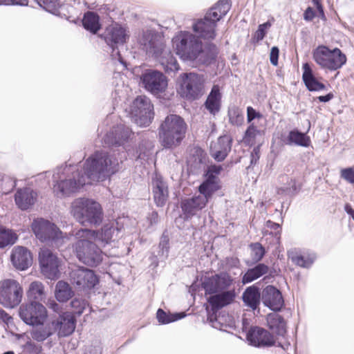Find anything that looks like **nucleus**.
<instances>
[{
	"label": "nucleus",
	"instance_id": "de8ad7c7",
	"mask_svg": "<svg viewBox=\"0 0 354 354\" xmlns=\"http://www.w3.org/2000/svg\"><path fill=\"white\" fill-rule=\"evenodd\" d=\"M70 305L73 310L71 313L78 316L81 315L88 308V301L81 298H74L71 301Z\"/></svg>",
	"mask_w": 354,
	"mask_h": 354
},
{
	"label": "nucleus",
	"instance_id": "c03bdc74",
	"mask_svg": "<svg viewBox=\"0 0 354 354\" xmlns=\"http://www.w3.org/2000/svg\"><path fill=\"white\" fill-rule=\"evenodd\" d=\"M262 136V131L251 124L245 132L243 136V142L245 144L252 146L256 144L257 140L259 137Z\"/></svg>",
	"mask_w": 354,
	"mask_h": 354
},
{
	"label": "nucleus",
	"instance_id": "052dcab7",
	"mask_svg": "<svg viewBox=\"0 0 354 354\" xmlns=\"http://www.w3.org/2000/svg\"><path fill=\"white\" fill-rule=\"evenodd\" d=\"M41 7L44 8L46 10L54 8L56 6V3L53 0H35Z\"/></svg>",
	"mask_w": 354,
	"mask_h": 354
},
{
	"label": "nucleus",
	"instance_id": "ddd939ff",
	"mask_svg": "<svg viewBox=\"0 0 354 354\" xmlns=\"http://www.w3.org/2000/svg\"><path fill=\"white\" fill-rule=\"evenodd\" d=\"M23 288L20 283L12 279L0 281V303L6 308H15L22 299Z\"/></svg>",
	"mask_w": 354,
	"mask_h": 354
},
{
	"label": "nucleus",
	"instance_id": "6e6552de",
	"mask_svg": "<svg viewBox=\"0 0 354 354\" xmlns=\"http://www.w3.org/2000/svg\"><path fill=\"white\" fill-rule=\"evenodd\" d=\"M71 213L76 220L82 225H100L103 213L99 203L88 198H79L71 204Z\"/></svg>",
	"mask_w": 354,
	"mask_h": 354
},
{
	"label": "nucleus",
	"instance_id": "423d86ee",
	"mask_svg": "<svg viewBox=\"0 0 354 354\" xmlns=\"http://www.w3.org/2000/svg\"><path fill=\"white\" fill-rule=\"evenodd\" d=\"M187 124L179 115H167L159 127V140L162 146L173 149L178 146L185 136Z\"/></svg>",
	"mask_w": 354,
	"mask_h": 354
},
{
	"label": "nucleus",
	"instance_id": "603ef678",
	"mask_svg": "<svg viewBox=\"0 0 354 354\" xmlns=\"http://www.w3.org/2000/svg\"><path fill=\"white\" fill-rule=\"evenodd\" d=\"M161 64L167 71H176L179 69L176 59L169 53L167 57H161Z\"/></svg>",
	"mask_w": 354,
	"mask_h": 354
},
{
	"label": "nucleus",
	"instance_id": "f257e3e1",
	"mask_svg": "<svg viewBox=\"0 0 354 354\" xmlns=\"http://www.w3.org/2000/svg\"><path fill=\"white\" fill-rule=\"evenodd\" d=\"M173 46L179 57L185 61H196L203 65L215 62L218 48L215 44H207L204 48L198 37L189 32H180L173 39Z\"/></svg>",
	"mask_w": 354,
	"mask_h": 354
},
{
	"label": "nucleus",
	"instance_id": "6ab92c4d",
	"mask_svg": "<svg viewBox=\"0 0 354 354\" xmlns=\"http://www.w3.org/2000/svg\"><path fill=\"white\" fill-rule=\"evenodd\" d=\"M42 273L48 279H54L59 276V260L56 254L47 248L41 250L39 254Z\"/></svg>",
	"mask_w": 354,
	"mask_h": 354
},
{
	"label": "nucleus",
	"instance_id": "9b49d317",
	"mask_svg": "<svg viewBox=\"0 0 354 354\" xmlns=\"http://www.w3.org/2000/svg\"><path fill=\"white\" fill-rule=\"evenodd\" d=\"M31 227L35 236L41 242H54L57 246L63 242L62 231L49 221L37 218L32 223Z\"/></svg>",
	"mask_w": 354,
	"mask_h": 354
},
{
	"label": "nucleus",
	"instance_id": "c756f323",
	"mask_svg": "<svg viewBox=\"0 0 354 354\" xmlns=\"http://www.w3.org/2000/svg\"><path fill=\"white\" fill-rule=\"evenodd\" d=\"M153 198L157 206L165 205L169 196L167 185L162 178L156 176L152 180Z\"/></svg>",
	"mask_w": 354,
	"mask_h": 354
},
{
	"label": "nucleus",
	"instance_id": "39448f33",
	"mask_svg": "<svg viewBox=\"0 0 354 354\" xmlns=\"http://www.w3.org/2000/svg\"><path fill=\"white\" fill-rule=\"evenodd\" d=\"M95 235L88 229H80L75 234L77 239L75 244L77 257L81 262L91 267L98 266L103 259L102 251L92 239Z\"/></svg>",
	"mask_w": 354,
	"mask_h": 354
},
{
	"label": "nucleus",
	"instance_id": "338daca9",
	"mask_svg": "<svg viewBox=\"0 0 354 354\" xmlns=\"http://www.w3.org/2000/svg\"><path fill=\"white\" fill-rule=\"evenodd\" d=\"M333 97V94L330 93L326 95H322L318 97V100L322 102H326L330 101Z\"/></svg>",
	"mask_w": 354,
	"mask_h": 354
},
{
	"label": "nucleus",
	"instance_id": "4be33fe9",
	"mask_svg": "<svg viewBox=\"0 0 354 354\" xmlns=\"http://www.w3.org/2000/svg\"><path fill=\"white\" fill-rule=\"evenodd\" d=\"M52 326L57 331L59 336L66 337L71 335L75 328L74 315L69 312L64 313L52 322Z\"/></svg>",
	"mask_w": 354,
	"mask_h": 354
},
{
	"label": "nucleus",
	"instance_id": "774afa93",
	"mask_svg": "<svg viewBox=\"0 0 354 354\" xmlns=\"http://www.w3.org/2000/svg\"><path fill=\"white\" fill-rule=\"evenodd\" d=\"M344 209L348 214H349L354 220V209L351 207L349 204H346L344 207Z\"/></svg>",
	"mask_w": 354,
	"mask_h": 354
},
{
	"label": "nucleus",
	"instance_id": "412c9836",
	"mask_svg": "<svg viewBox=\"0 0 354 354\" xmlns=\"http://www.w3.org/2000/svg\"><path fill=\"white\" fill-rule=\"evenodd\" d=\"M131 130L124 124L114 127L104 138V142L109 146H122L129 139Z\"/></svg>",
	"mask_w": 354,
	"mask_h": 354
},
{
	"label": "nucleus",
	"instance_id": "a18cd8bd",
	"mask_svg": "<svg viewBox=\"0 0 354 354\" xmlns=\"http://www.w3.org/2000/svg\"><path fill=\"white\" fill-rule=\"evenodd\" d=\"M229 122L234 126L239 127L244 122V115L241 109L237 106H232L228 110Z\"/></svg>",
	"mask_w": 354,
	"mask_h": 354
},
{
	"label": "nucleus",
	"instance_id": "69168bd1",
	"mask_svg": "<svg viewBox=\"0 0 354 354\" xmlns=\"http://www.w3.org/2000/svg\"><path fill=\"white\" fill-rule=\"evenodd\" d=\"M48 306L50 308L53 309L55 312H57L59 310V304H57L54 300H49L48 302Z\"/></svg>",
	"mask_w": 354,
	"mask_h": 354
},
{
	"label": "nucleus",
	"instance_id": "5fc2aeb1",
	"mask_svg": "<svg viewBox=\"0 0 354 354\" xmlns=\"http://www.w3.org/2000/svg\"><path fill=\"white\" fill-rule=\"evenodd\" d=\"M341 177L347 182L354 184V169L351 167L342 169Z\"/></svg>",
	"mask_w": 354,
	"mask_h": 354
},
{
	"label": "nucleus",
	"instance_id": "f8f14e48",
	"mask_svg": "<svg viewBox=\"0 0 354 354\" xmlns=\"http://www.w3.org/2000/svg\"><path fill=\"white\" fill-rule=\"evenodd\" d=\"M180 93L187 100H195L204 92L205 78L203 75L194 73H183L180 75Z\"/></svg>",
	"mask_w": 354,
	"mask_h": 354
},
{
	"label": "nucleus",
	"instance_id": "bb28decb",
	"mask_svg": "<svg viewBox=\"0 0 354 354\" xmlns=\"http://www.w3.org/2000/svg\"><path fill=\"white\" fill-rule=\"evenodd\" d=\"M207 203L205 196H194L192 198L184 200L181 203V208L185 218H188L194 215L197 212L201 210Z\"/></svg>",
	"mask_w": 354,
	"mask_h": 354
},
{
	"label": "nucleus",
	"instance_id": "79ce46f5",
	"mask_svg": "<svg viewBox=\"0 0 354 354\" xmlns=\"http://www.w3.org/2000/svg\"><path fill=\"white\" fill-rule=\"evenodd\" d=\"M288 257L296 265L308 268L313 263L315 257L303 256L296 251L288 252Z\"/></svg>",
	"mask_w": 354,
	"mask_h": 354
},
{
	"label": "nucleus",
	"instance_id": "864d4df0",
	"mask_svg": "<svg viewBox=\"0 0 354 354\" xmlns=\"http://www.w3.org/2000/svg\"><path fill=\"white\" fill-rule=\"evenodd\" d=\"M270 26L271 24L269 21L259 25L257 30L254 33V38L257 41L262 40L266 34L267 30L270 28Z\"/></svg>",
	"mask_w": 354,
	"mask_h": 354
},
{
	"label": "nucleus",
	"instance_id": "5701e85b",
	"mask_svg": "<svg viewBox=\"0 0 354 354\" xmlns=\"http://www.w3.org/2000/svg\"><path fill=\"white\" fill-rule=\"evenodd\" d=\"M261 299L266 306L274 311L279 310L283 305L281 293L272 286H268L263 290Z\"/></svg>",
	"mask_w": 354,
	"mask_h": 354
},
{
	"label": "nucleus",
	"instance_id": "a878e982",
	"mask_svg": "<svg viewBox=\"0 0 354 354\" xmlns=\"http://www.w3.org/2000/svg\"><path fill=\"white\" fill-rule=\"evenodd\" d=\"M11 261L19 270H24L32 265V256L30 251L23 246H16L12 250Z\"/></svg>",
	"mask_w": 354,
	"mask_h": 354
},
{
	"label": "nucleus",
	"instance_id": "0e129e2a",
	"mask_svg": "<svg viewBox=\"0 0 354 354\" xmlns=\"http://www.w3.org/2000/svg\"><path fill=\"white\" fill-rule=\"evenodd\" d=\"M167 245L168 239H167V237H163L160 243L159 246L162 248V253L165 252L167 255L169 251V247Z\"/></svg>",
	"mask_w": 354,
	"mask_h": 354
},
{
	"label": "nucleus",
	"instance_id": "4c0bfd02",
	"mask_svg": "<svg viewBox=\"0 0 354 354\" xmlns=\"http://www.w3.org/2000/svg\"><path fill=\"white\" fill-rule=\"evenodd\" d=\"M74 295L71 286L64 281H59L55 286V295L59 302H66Z\"/></svg>",
	"mask_w": 354,
	"mask_h": 354
},
{
	"label": "nucleus",
	"instance_id": "f3484780",
	"mask_svg": "<svg viewBox=\"0 0 354 354\" xmlns=\"http://www.w3.org/2000/svg\"><path fill=\"white\" fill-rule=\"evenodd\" d=\"M70 278L71 283L78 290H91L98 282L94 272L84 267L73 269L70 273Z\"/></svg>",
	"mask_w": 354,
	"mask_h": 354
},
{
	"label": "nucleus",
	"instance_id": "2f4dec72",
	"mask_svg": "<svg viewBox=\"0 0 354 354\" xmlns=\"http://www.w3.org/2000/svg\"><path fill=\"white\" fill-rule=\"evenodd\" d=\"M304 73L302 75L303 81L307 88L310 91H319L326 88L325 85L319 82L313 75V71L308 63L303 65Z\"/></svg>",
	"mask_w": 354,
	"mask_h": 354
},
{
	"label": "nucleus",
	"instance_id": "4468645a",
	"mask_svg": "<svg viewBox=\"0 0 354 354\" xmlns=\"http://www.w3.org/2000/svg\"><path fill=\"white\" fill-rule=\"evenodd\" d=\"M138 41L140 48L149 57L159 58L163 53V38L156 30H143L138 36Z\"/></svg>",
	"mask_w": 354,
	"mask_h": 354
},
{
	"label": "nucleus",
	"instance_id": "49530a36",
	"mask_svg": "<svg viewBox=\"0 0 354 354\" xmlns=\"http://www.w3.org/2000/svg\"><path fill=\"white\" fill-rule=\"evenodd\" d=\"M185 317L184 313H175V314H167L163 310L158 309L156 313V317L158 322L162 324H169L181 318Z\"/></svg>",
	"mask_w": 354,
	"mask_h": 354
},
{
	"label": "nucleus",
	"instance_id": "e2e57ef3",
	"mask_svg": "<svg viewBox=\"0 0 354 354\" xmlns=\"http://www.w3.org/2000/svg\"><path fill=\"white\" fill-rule=\"evenodd\" d=\"M315 12L313 11V8L310 7H308L304 12V19L306 21H310L313 19L315 17Z\"/></svg>",
	"mask_w": 354,
	"mask_h": 354
},
{
	"label": "nucleus",
	"instance_id": "6e6d98bb",
	"mask_svg": "<svg viewBox=\"0 0 354 354\" xmlns=\"http://www.w3.org/2000/svg\"><path fill=\"white\" fill-rule=\"evenodd\" d=\"M24 350L29 354H39L41 351V347L32 342H28L24 346Z\"/></svg>",
	"mask_w": 354,
	"mask_h": 354
},
{
	"label": "nucleus",
	"instance_id": "a19ab883",
	"mask_svg": "<svg viewBox=\"0 0 354 354\" xmlns=\"http://www.w3.org/2000/svg\"><path fill=\"white\" fill-rule=\"evenodd\" d=\"M18 236L12 230L0 227V248L15 244Z\"/></svg>",
	"mask_w": 354,
	"mask_h": 354
},
{
	"label": "nucleus",
	"instance_id": "ea45409f",
	"mask_svg": "<svg viewBox=\"0 0 354 354\" xmlns=\"http://www.w3.org/2000/svg\"><path fill=\"white\" fill-rule=\"evenodd\" d=\"M82 24L85 29L94 34L100 28L99 16L93 12H87L84 15Z\"/></svg>",
	"mask_w": 354,
	"mask_h": 354
},
{
	"label": "nucleus",
	"instance_id": "393cba45",
	"mask_svg": "<svg viewBox=\"0 0 354 354\" xmlns=\"http://www.w3.org/2000/svg\"><path fill=\"white\" fill-rule=\"evenodd\" d=\"M232 147V139L228 136H220L210 147L211 156L218 162L223 161Z\"/></svg>",
	"mask_w": 354,
	"mask_h": 354
},
{
	"label": "nucleus",
	"instance_id": "7ed1b4c3",
	"mask_svg": "<svg viewBox=\"0 0 354 354\" xmlns=\"http://www.w3.org/2000/svg\"><path fill=\"white\" fill-rule=\"evenodd\" d=\"M120 162L122 160L116 158L115 153L97 151L84 162L83 175L89 183L103 180L118 170Z\"/></svg>",
	"mask_w": 354,
	"mask_h": 354
},
{
	"label": "nucleus",
	"instance_id": "dca6fc26",
	"mask_svg": "<svg viewBox=\"0 0 354 354\" xmlns=\"http://www.w3.org/2000/svg\"><path fill=\"white\" fill-rule=\"evenodd\" d=\"M106 43L112 48L111 57L118 58L122 64L124 63L118 49V45H123L128 38L126 30L118 24H112L108 26L103 35Z\"/></svg>",
	"mask_w": 354,
	"mask_h": 354
},
{
	"label": "nucleus",
	"instance_id": "680f3d73",
	"mask_svg": "<svg viewBox=\"0 0 354 354\" xmlns=\"http://www.w3.org/2000/svg\"><path fill=\"white\" fill-rule=\"evenodd\" d=\"M84 354H101V349L99 346H88L85 348Z\"/></svg>",
	"mask_w": 354,
	"mask_h": 354
},
{
	"label": "nucleus",
	"instance_id": "37998d69",
	"mask_svg": "<svg viewBox=\"0 0 354 354\" xmlns=\"http://www.w3.org/2000/svg\"><path fill=\"white\" fill-rule=\"evenodd\" d=\"M288 139L290 143H294L299 146L306 147L310 144V138L306 133L299 132L297 130L290 131Z\"/></svg>",
	"mask_w": 354,
	"mask_h": 354
},
{
	"label": "nucleus",
	"instance_id": "c9c22d12",
	"mask_svg": "<svg viewBox=\"0 0 354 354\" xmlns=\"http://www.w3.org/2000/svg\"><path fill=\"white\" fill-rule=\"evenodd\" d=\"M269 271V267L264 263H259L255 267L248 269L242 278V282L249 283L261 276L267 274Z\"/></svg>",
	"mask_w": 354,
	"mask_h": 354
},
{
	"label": "nucleus",
	"instance_id": "3c124183",
	"mask_svg": "<svg viewBox=\"0 0 354 354\" xmlns=\"http://www.w3.org/2000/svg\"><path fill=\"white\" fill-rule=\"evenodd\" d=\"M288 185L281 187L278 189V194H285L286 195H294L296 194L300 187L297 185L295 180L292 178L287 179Z\"/></svg>",
	"mask_w": 354,
	"mask_h": 354
},
{
	"label": "nucleus",
	"instance_id": "7c9ffc66",
	"mask_svg": "<svg viewBox=\"0 0 354 354\" xmlns=\"http://www.w3.org/2000/svg\"><path fill=\"white\" fill-rule=\"evenodd\" d=\"M235 298L234 290L223 291L221 293H217L208 298V302L211 305L213 310H217L225 306L230 304Z\"/></svg>",
	"mask_w": 354,
	"mask_h": 354
},
{
	"label": "nucleus",
	"instance_id": "09e8293b",
	"mask_svg": "<svg viewBox=\"0 0 354 354\" xmlns=\"http://www.w3.org/2000/svg\"><path fill=\"white\" fill-rule=\"evenodd\" d=\"M251 250L250 256L254 263L260 261L265 254V249L259 243H251L250 245Z\"/></svg>",
	"mask_w": 354,
	"mask_h": 354
},
{
	"label": "nucleus",
	"instance_id": "20e7f679",
	"mask_svg": "<svg viewBox=\"0 0 354 354\" xmlns=\"http://www.w3.org/2000/svg\"><path fill=\"white\" fill-rule=\"evenodd\" d=\"M53 178L56 183L53 191L58 197L76 192L84 185L89 183L77 166L66 165L57 167Z\"/></svg>",
	"mask_w": 354,
	"mask_h": 354
},
{
	"label": "nucleus",
	"instance_id": "58836bf2",
	"mask_svg": "<svg viewBox=\"0 0 354 354\" xmlns=\"http://www.w3.org/2000/svg\"><path fill=\"white\" fill-rule=\"evenodd\" d=\"M220 188L218 179L213 177H207L199 186V192L201 195L205 196L207 201L212 197V194Z\"/></svg>",
	"mask_w": 354,
	"mask_h": 354
},
{
	"label": "nucleus",
	"instance_id": "aec40b11",
	"mask_svg": "<svg viewBox=\"0 0 354 354\" xmlns=\"http://www.w3.org/2000/svg\"><path fill=\"white\" fill-rule=\"evenodd\" d=\"M233 279L227 273L223 272L211 277H205L203 281V288L206 294H216L229 288Z\"/></svg>",
	"mask_w": 354,
	"mask_h": 354
},
{
	"label": "nucleus",
	"instance_id": "b1692460",
	"mask_svg": "<svg viewBox=\"0 0 354 354\" xmlns=\"http://www.w3.org/2000/svg\"><path fill=\"white\" fill-rule=\"evenodd\" d=\"M247 339L254 346H270L275 342L274 336L261 328H254L250 330L247 335Z\"/></svg>",
	"mask_w": 354,
	"mask_h": 354
},
{
	"label": "nucleus",
	"instance_id": "2eb2a0df",
	"mask_svg": "<svg viewBox=\"0 0 354 354\" xmlns=\"http://www.w3.org/2000/svg\"><path fill=\"white\" fill-rule=\"evenodd\" d=\"M20 318L30 326L43 325L47 317L45 306L39 301H31L19 307Z\"/></svg>",
	"mask_w": 354,
	"mask_h": 354
},
{
	"label": "nucleus",
	"instance_id": "0eeeda50",
	"mask_svg": "<svg viewBox=\"0 0 354 354\" xmlns=\"http://www.w3.org/2000/svg\"><path fill=\"white\" fill-rule=\"evenodd\" d=\"M229 10V0H220L206 13L203 19L198 20L193 25L194 32L204 39H214L216 37V22L225 16Z\"/></svg>",
	"mask_w": 354,
	"mask_h": 354
},
{
	"label": "nucleus",
	"instance_id": "4d7b16f0",
	"mask_svg": "<svg viewBox=\"0 0 354 354\" xmlns=\"http://www.w3.org/2000/svg\"><path fill=\"white\" fill-rule=\"evenodd\" d=\"M222 169L223 168L221 165H213L209 166L206 174L207 178L213 177L214 178H218L216 175L219 174Z\"/></svg>",
	"mask_w": 354,
	"mask_h": 354
},
{
	"label": "nucleus",
	"instance_id": "8fccbe9b",
	"mask_svg": "<svg viewBox=\"0 0 354 354\" xmlns=\"http://www.w3.org/2000/svg\"><path fill=\"white\" fill-rule=\"evenodd\" d=\"M53 332L49 327L33 329L31 332L32 337L37 342H43L52 335Z\"/></svg>",
	"mask_w": 354,
	"mask_h": 354
},
{
	"label": "nucleus",
	"instance_id": "c85d7f7f",
	"mask_svg": "<svg viewBox=\"0 0 354 354\" xmlns=\"http://www.w3.org/2000/svg\"><path fill=\"white\" fill-rule=\"evenodd\" d=\"M91 232L96 234L93 239V241L97 242L101 246H105L118 237L120 230L115 226L114 223H111L104 225L100 231L91 230Z\"/></svg>",
	"mask_w": 354,
	"mask_h": 354
},
{
	"label": "nucleus",
	"instance_id": "a211bd4d",
	"mask_svg": "<svg viewBox=\"0 0 354 354\" xmlns=\"http://www.w3.org/2000/svg\"><path fill=\"white\" fill-rule=\"evenodd\" d=\"M140 79L144 88L155 95L162 93L167 87L166 77L156 70H146L142 74Z\"/></svg>",
	"mask_w": 354,
	"mask_h": 354
},
{
	"label": "nucleus",
	"instance_id": "e433bc0d",
	"mask_svg": "<svg viewBox=\"0 0 354 354\" xmlns=\"http://www.w3.org/2000/svg\"><path fill=\"white\" fill-rule=\"evenodd\" d=\"M27 297L30 301H41L46 297L44 284L38 281H32L27 290Z\"/></svg>",
	"mask_w": 354,
	"mask_h": 354
},
{
	"label": "nucleus",
	"instance_id": "f03ea898",
	"mask_svg": "<svg viewBox=\"0 0 354 354\" xmlns=\"http://www.w3.org/2000/svg\"><path fill=\"white\" fill-rule=\"evenodd\" d=\"M120 162L122 160L116 158L115 153L97 151L84 162L83 175L89 183L103 180L118 170Z\"/></svg>",
	"mask_w": 354,
	"mask_h": 354
},
{
	"label": "nucleus",
	"instance_id": "bf43d9fd",
	"mask_svg": "<svg viewBox=\"0 0 354 354\" xmlns=\"http://www.w3.org/2000/svg\"><path fill=\"white\" fill-rule=\"evenodd\" d=\"M279 50L277 46H273L271 48L270 54V60L272 65L277 66L278 64Z\"/></svg>",
	"mask_w": 354,
	"mask_h": 354
},
{
	"label": "nucleus",
	"instance_id": "9d476101",
	"mask_svg": "<svg viewBox=\"0 0 354 354\" xmlns=\"http://www.w3.org/2000/svg\"><path fill=\"white\" fill-rule=\"evenodd\" d=\"M153 106L146 96H138L130 106V115L133 122L140 127L149 126L153 118Z\"/></svg>",
	"mask_w": 354,
	"mask_h": 354
},
{
	"label": "nucleus",
	"instance_id": "cd10ccee",
	"mask_svg": "<svg viewBox=\"0 0 354 354\" xmlns=\"http://www.w3.org/2000/svg\"><path fill=\"white\" fill-rule=\"evenodd\" d=\"M37 194L29 187L20 189L15 195L17 206L21 210L30 209L35 203Z\"/></svg>",
	"mask_w": 354,
	"mask_h": 354
},
{
	"label": "nucleus",
	"instance_id": "13d9d810",
	"mask_svg": "<svg viewBox=\"0 0 354 354\" xmlns=\"http://www.w3.org/2000/svg\"><path fill=\"white\" fill-rule=\"evenodd\" d=\"M262 117V115L257 112L254 109H253L252 106H248L247 108V120L248 122H251L255 118H261Z\"/></svg>",
	"mask_w": 354,
	"mask_h": 354
},
{
	"label": "nucleus",
	"instance_id": "72a5a7b5",
	"mask_svg": "<svg viewBox=\"0 0 354 354\" xmlns=\"http://www.w3.org/2000/svg\"><path fill=\"white\" fill-rule=\"evenodd\" d=\"M269 328L278 335H284L286 333V324L283 318L277 313H270L267 316Z\"/></svg>",
	"mask_w": 354,
	"mask_h": 354
},
{
	"label": "nucleus",
	"instance_id": "1a4fd4ad",
	"mask_svg": "<svg viewBox=\"0 0 354 354\" xmlns=\"http://www.w3.org/2000/svg\"><path fill=\"white\" fill-rule=\"evenodd\" d=\"M313 59L322 69L335 71L346 64V55L338 48H329L324 45H319L313 51Z\"/></svg>",
	"mask_w": 354,
	"mask_h": 354
},
{
	"label": "nucleus",
	"instance_id": "473e14b6",
	"mask_svg": "<svg viewBox=\"0 0 354 354\" xmlns=\"http://www.w3.org/2000/svg\"><path fill=\"white\" fill-rule=\"evenodd\" d=\"M221 93L218 85H214L205 103L211 114L215 115L220 110Z\"/></svg>",
	"mask_w": 354,
	"mask_h": 354
},
{
	"label": "nucleus",
	"instance_id": "f704fd0d",
	"mask_svg": "<svg viewBox=\"0 0 354 354\" xmlns=\"http://www.w3.org/2000/svg\"><path fill=\"white\" fill-rule=\"evenodd\" d=\"M242 298L247 306L255 310L259 305L261 299L259 288L255 286L247 288L243 294Z\"/></svg>",
	"mask_w": 354,
	"mask_h": 354
}]
</instances>
